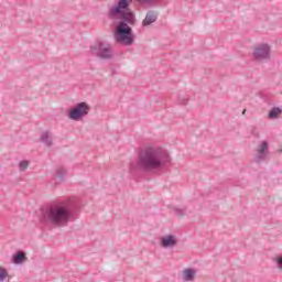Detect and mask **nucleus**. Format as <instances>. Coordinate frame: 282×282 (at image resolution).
Here are the masks:
<instances>
[{
  "label": "nucleus",
  "mask_w": 282,
  "mask_h": 282,
  "mask_svg": "<svg viewBox=\"0 0 282 282\" xmlns=\"http://www.w3.org/2000/svg\"><path fill=\"white\" fill-rule=\"evenodd\" d=\"M90 109L91 107L87 102L82 101L68 111V118L78 122V120H82L89 113Z\"/></svg>",
  "instance_id": "obj_6"
},
{
  "label": "nucleus",
  "mask_w": 282,
  "mask_h": 282,
  "mask_svg": "<svg viewBox=\"0 0 282 282\" xmlns=\"http://www.w3.org/2000/svg\"><path fill=\"white\" fill-rule=\"evenodd\" d=\"M42 221L55 228H63L74 220V203L64 200L51 205L42 213Z\"/></svg>",
  "instance_id": "obj_3"
},
{
  "label": "nucleus",
  "mask_w": 282,
  "mask_h": 282,
  "mask_svg": "<svg viewBox=\"0 0 282 282\" xmlns=\"http://www.w3.org/2000/svg\"><path fill=\"white\" fill-rule=\"evenodd\" d=\"M270 145L268 141H262L261 144L258 147L257 153L254 155L256 164H261V162H265L268 158Z\"/></svg>",
  "instance_id": "obj_7"
},
{
  "label": "nucleus",
  "mask_w": 282,
  "mask_h": 282,
  "mask_svg": "<svg viewBox=\"0 0 282 282\" xmlns=\"http://www.w3.org/2000/svg\"><path fill=\"white\" fill-rule=\"evenodd\" d=\"M141 6L148 4V6H153L158 0H137Z\"/></svg>",
  "instance_id": "obj_17"
},
{
  "label": "nucleus",
  "mask_w": 282,
  "mask_h": 282,
  "mask_svg": "<svg viewBox=\"0 0 282 282\" xmlns=\"http://www.w3.org/2000/svg\"><path fill=\"white\" fill-rule=\"evenodd\" d=\"M242 115H243V116L246 115V109L242 110Z\"/></svg>",
  "instance_id": "obj_20"
},
{
  "label": "nucleus",
  "mask_w": 282,
  "mask_h": 282,
  "mask_svg": "<svg viewBox=\"0 0 282 282\" xmlns=\"http://www.w3.org/2000/svg\"><path fill=\"white\" fill-rule=\"evenodd\" d=\"M182 105H186V100L182 102Z\"/></svg>",
  "instance_id": "obj_21"
},
{
  "label": "nucleus",
  "mask_w": 282,
  "mask_h": 282,
  "mask_svg": "<svg viewBox=\"0 0 282 282\" xmlns=\"http://www.w3.org/2000/svg\"><path fill=\"white\" fill-rule=\"evenodd\" d=\"M90 52L93 56H97L98 58H102L104 61H109V58H113V50H111V45L97 42L96 44L90 46Z\"/></svg>",
  "instance_id": "obj_4"
},
{
  "label": "nucleus",
  "mask_w": 282,
  "mask_h": 282,
  "mask_svg": "<svg viewBox=\"0 0 282 282\" xmlns=\"http://www.w3.org/2000/svg\"><path fill=\"white\" fill-rule=\"evenodd\" d=\"M169 162H171V156L164 149L147 147L140 150L137 162L129 164V171L130 173H135V171L156 173L160 169H164Z\"/></svg>",
  "instance_id": "obj_2"
},
{
  "label": "nucleus",
  "mask_w": 282,
  "mask_h": 282,
  "mask_svg": "<svg viewBox=\"0 0 282 282\" xmlns=\"http://www.w3.org/2000/svg\"><path fill=\"white\" fill-rule=\"evenodd\" d=\"M275 263H276L278 270H282V256H278L275 258Z\"/></svg>",
  "instance_id": "obj_18"
},
{
  "label": "nucleus",
  "mask_w": 282,
  "mask_h": 282,
  "mask_svg": "<svg viewBox=\"0 0 282 282\" xmlns=\"http://www.w3.org/2000/svg\"><path fill=\"white\" fill-rule=\"evenodd\" d=\"M13 263H15V265H19L21 263H23V261H28V257L25 256V252L23 251H18L12 259Z\"/></svg>",
  "instance_id": "obj_11"
},
{
  "label": "nucleus",
  "mask_w": 282,
  "mask_h": 282,
  "mask_svg": "<svg viewBox=\"0 0 282 282\" xmlns=\"http://www.w3.org/2000/svg\"><path fill=\"white\" fill-rule=\"evenodd\" d=\"M162 248H174L177 246V238L174 235H167L161 238Z\"/></svg>",
  "instance_id": "obj_8"
},
{
  "label": "nucleus",
  "mask_w": 282,
  "mask_h": 282,
  "mask_svg": "<svg viewBox=\"0 0 282 282\" xmlns=\"http://www.w3.org/2000/svg\"><path fill=\"white\" fill-rule=\"evenodd\" d=\"M41 142H43L46 147H52V135L50 132H44L41 135Z\"/></svg>",
  "instance_id": "obj_13"
},
{
  "label": "nucleus",
  "mask_w": 282,
  "mask_h": 282,
  "mask_svg": "<svg viewBox=\"0 0 282 282\" xmlns=\"http://www.w3.org/2000/svg\"><path fill=\"white\" fill-rule=\"evenodd\" d=\"M279 113H282L281 108H273L269 112L270 120H274V118H279Z\"/></svg>",
  "instance_id": "obj_14"
},
{
  "label": "nucleus",
  "mask_w": 282,
  "mask_h": 282,
  "mask_svg": "<svg viewBox=\"0 0 282 282\" xmlns=\"http://www.w3.org/2000/svg\"><path fill=\"white\" fill-rule=\"evenodd\" d=\"M272 54V47L270 44L261 43L253 46L252 57L257 63H265L270 61Z\"/></svg>",
  "instance_id": "obj_5"
},
{
  "label": "nucleus",
  "mask_w": 282,
  "mask_h": 282,
  "mask_svg": "<svg viewBox=\"0 0 282 282\" xmlns=\"http://www.w3.org/2000/svg\"><path fill=\"white\" fill-rule=\"evenodd\" d=\"M28 166H30V162H28V161H21L19 163L20 171H26Z\"/></svg>",
  "instance_id": "obj_16"
},
{
  "label": "nucleus",
  "mask_w": 282,
  "mask_h": 282,
  "mask_svg": "<svg viewBox=\"0 0 282 282\" xmlns=\"http://www.w3.org/2000/svg\"><path fill=\"white\" fill-rule=\"evenodd\" d=\"M175 213L178 217H184V215H186V209H175Z\"/></svg>",
  "instance_id": "obj_19"
},
{
  "label": "nucleus",
  "mask_w": 282,
  "mask_h": 282,
  "mask_svg": "<svg viewBox=\"0 0 282 282\" xmlns=\"http://www.w3.org/2000/svg\"><path fill=\"white\" fill-rule=\"evenodd\" d=\"M184 281H193L195 279V270L186 269L183 271Z\"/></svg>",
  "instance_id": "obj_12"
},
{
  "label": "nucleus",
  "mask_w": 282,
  "mask_h": 282,
  "mask_svg": "<svg viewBox=\"0 0 282 282\" xmlns=\"http://www.w3.org/2000/svg\"><path fill=\"white\" fill-rule=\"evenodd\" d=\"M65 175H67V170H65V167L63 166L57 167L56 174H55L56 184H61L62 182H65Z\"/></svg>",
  "instance_id": "obj_10"
},
{
  "label": "nucleus",
  "mask_w": 282,
  "mask_h": 282,
  "mask_svg": "<svg viewBox=\"0 0 282 282\" xmlns=\"http://www.w3.org/2000/svg\"><path fill=\"white\" fill-rule=\"evenodd\" d=\"M131 3L133 0H118L117 6L110 9V17L120 19L115 30V39L117 43L123 45H133L135 36L133 29L129 25H135V14L131 11Z\"/></svg>",
  "instance_id": "obj_1"
},
{
  "label": "nucleus",
  "mask_w": 282,
  "mask_h": 282,
  "mask_svg": "<svg viewBox=\"0 0 282 282\" xmlns=\"http://www.w3.org/2000/svg\"><path fill=\"white\" fill-rule=\"evenodd\" d=\"M6 279H8V270L0 268V282L6 281Z\"/></svg>",
  "instance_id": "obj_15"
},
{
  "label": "nucleus",
  "mask_w": 282,
  "mask_h": 282,
  "mask_svg": "<svg viewBox=\"0 0 282 282\" xmlns=\"http://www.w3.org/2000/svg\"><path fill=\"white\" fill-rule=\"evenodd\" d=\"M158 21V11H148L144 20L142 21L143 28H147Z\"/></svg>",
  "instance_id": "obj_9"
}]
</instances>
